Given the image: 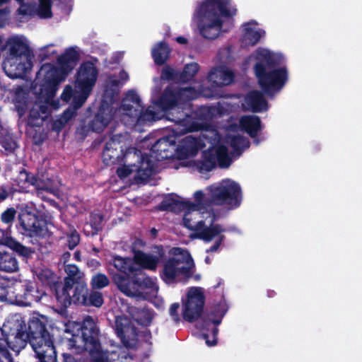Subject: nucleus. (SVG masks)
I'll return each instance as SVG.
<instances>
[{"label":"nucleus","instance_id":"obj_1","mask_svg":"<svg viewBox=\"0 0 362 362\" xmlns=\"http://www.w3.org/2000/svg\"><path fill=\"white\" fill-rule=\"evenodd\" d=\"M44 315L32 317L28 325L21 317H11L0 326V358L14 361L9 349L19 353L30 343L39 362H57L53 336Z\"/></svg>","mask_w":362,"mask_h":362},{"label":"nucleus","instance_id":"obj_2","mask_svg":"<svg viewBox=\"0 0 362 362\" xmlns=\"http://www.w3.org/2000/svg\"><path fill=\"white\" fill-rule=\"evenodd\" d=\"M79 58L78 52L69 47L59 56V66L49 63L41 66L33 84V91L40 100L47 103L55 96L59 83L74 69Z\"/></svg>","mask_w":362,"mask_h":362},{"label":"nucleus","instance_id":"obj_3","mask_svg":"<svg viewBox=\"0 0 362 362\" xmlns=\"http://www.w3.org/2000/svg\"><path fill=\"white\" fill-rule=\"evenodd\" d=\"M192 88H180L168 85L163 90L155 105L166 115L168 120L182 127H187L192 119L193 110L190 95Z\"/></svg>","mask_w":362,"mask_h":362},{"label":"nucleus","instance_id":"obj_4","mask_svg":"<svg viewBox=\"0 0 362 362\" xmlns=\"http://www.w3.org/2000/svg\"><path fill=\"white\" fill-rule=\"evenodd\" d=\"M196 12L203 21L199 25L200 34L206 39L214 40L219 35L223 26L221 16H234L237 8L230 5V0H205L197 6Z\"/></svg>","mask_w":362,"mask_h":362},{"label":"nucleus","instance_id":"obj_5","mask_svg":"<svg viewBox=\"0 0 362 362\" xmlns=\"http://www.w3.org/2000/svg\"><path fill=\"white\" fill-rule=\"evenodd\" d=\"M69 345L78 353L88 352L93 362H109V353L102 347L100 329L91 316H86L81 327V336L74 334Z\"/></svg>","mask_w":362,"mask_h":362},{"label":"nucleus","instance_id":"obj_6","mask_svg":"<svg viewBox=\"0 0 362 362\" xmlns=\"http://www.w3.org/2000/svg\"><path fill=\"white\" fill-rule=\"evenodd\" d=\"M170 255L171 257L163 262V269L160 272L161 279L170 284L180 276L185 279L191 278L194 263L189 252L181 247H173Z\"/></svg>","mask_w":362,"mask_h":362},{"label":"nucleus","instance_id":"obj_7","mask_svg":"<svg viewBox=\"0 0 362 362\" xmlns=\"http://www.w3.org/2000/svg\"><path fill=\"white\" fill-rule=\"evenodd\" d=\"M254 71L261 90L269 98H273L279 93L288 78L286 66L266 70L262 64H255Z\"/></svg>","mask_w":362,"mask_h":362},{"label":"nucleus","instance_id":"obj_8","mask_svg":"<svg viewBox=\"0 0 362 362\" xmlns=\"http://www.w3.org/2000/svg\"><path fill=\"white\" fill-rule=\"evenodd\" d=\"M214 205L226 206L229 209L238 208L242 202V191L239 184L230 180H223L218 185L208 188Z\"/></svg>","mask_w":362,"mask_h":362},{"label":"nucleus","instance_id":"obj_9","mask_svg":"<svg viewBox=\"0 0 362 362\" xmlns=\"http://www.w3.org/2000/svg\"><path fill=\"white\" fill-rule=\"evenodd\" d=\"M217 164L221 168H227L231 164L228 148L224 145L210 146L202 152L200 158L194 161V166L200 173L211 171Z\"/></svg>","mask_w":362,"mask_h":362},{"label":"nucleus","instance_id":"obj_10","mask_svg":"<svg viewBox=\"0 0 362 362\" xmlns=\"http://www.w3.org/2000/svg\"><path fill=\"white\" fill-rule=\"evenodd\" d=\"M228 311V307L225 303H219L214 305L212 310L203 319L202 329L211 331L210 334L203 332L202 337L205 340L209 346H215L218 341V328L222 320Z\"/></svg>","mask_w":362,"mask_h":362},{"label":"nucleus","instance_id":"obj_11","mask_svg":"<svg viewBox=\"0 0 362 362\" xmlns=\"http://www.w3.org/2000/svg\"><path fill=\"white\" fill-rule=\"evenodd\" d=\"M142 274H132L130 277L116 275L113 277L119 289L127 296H139L146 288H153L154 281L149 277L140 276Z\"/></svg>","mask_w":362,"mask_h":362},{"label":"nucleus","instance_id":"obj_12","mask_svg":"<svg viewBox=\"0 0 362 362\" xmlns=\"http://www.w3.org/2000/svg\"><path fill=\"white\" fill-rule=\"evenodd\" d=\"M205 304V296L198 287L190 288L187 300L183 303L182 317L185 321L194 322L202 315Z\"/></svg>","mask_w":362,"mask_h":362},{"label":"nucleus","instance_id":"obj_13","mask_svg":"<svg viewBox=\"0 0 362 362\" xmlns=\"http://www.w3.org/2000/svg\"><path fill=\"white\" fill-rule=\"evenodd\" d=\"M89 288L85 281L76 282L69 288H62L56 300L61 309H66L71 303L81 305Z\"/></svg>","mask_w":362,"mask_h":362},{"label":"nucleus","instance_id":"obj_14","mask_svg":"<svg viewBox=\"0 0 362 362\" xmlns=\"http://www.w3.org/2000/svg\"><path fill=\"white\" fill-rule=\"evenodd\" d=\"M126 157L135 160L132 165L136 170L134 180L137 183L146 181L154 173V164L147 153L143 154L141 151L134 148L127 151Z\"/></svg>","mask_w":362,"mask_h":362},{"label":"nucleus","instance_id":"obj_15","mask_svg":"<svg viewBox=\"0 0 362 362\" xmlns=\"http://www.w3.org/2000/svg\"><path fill=\"white\" fill-rule=\"evenodd\" d=\"M19 229L22 234L29 237L41 236L43 234L42 221L35 214L22 210L18 216Z\"/></svg>","mask_w":362,"mask_h":362},{"label":"nucleus","instance_id":"obj_16","mask_svg":"<svg viewBox=\"0 0 362 362\" xmlns=\"http://www.w3.org/2000/svg\"><path fill=\"white\" fill-rule=\"evenodd\" d=\"M121 134H115L106 142L103 151V160L107 165L118 164L124 160L126 153L122 144Z\"/></svg>","mask_w":362,"mask_h":362},{"label":"nucleus","instance_id":"obj_17","mask_svg":"<svg viewBox=\"0 0 362 362\" xmlns=\"http://www.w3.org/2000/svg\"><path fill=\"white\" fill-rule=\"evenodd\" d=\"M98 74V69L93 62L90 61L83 62L76 74V87L92 90L95 84Z\"/></svg>","mask_w":362,"mask_h":362},{"label":"nucleus","instance_id":"obj_18","mask_svg":"<svg viewBox=\"0 0 362 362\" xmlns=\"http://www.w3.org/2000/svg\"><path fill=\"white\" fill-rule=\"evenodd\" d=\"M32 58L8 57L4 66L6 75L13 79L23 78L33 66Z\"/></svg>","mask_w":362,"mask_h":362},{"label":"nucleus","instance_id":"obj_19","mask_svg":"<svg viewBox=\"0 0 362 362\" xmlns=\"http://www.w3.org/2000/svg\"><path fill=\"white\" fill-rule=\"evenodd\" d=\"M36 175L37 174H33L24 168H20L16 176L12 179L17 193L33 192Z\"/></svg>","mask_w":362,"mask_h":362},{"label":"nucleus","instance_id":"obj_20","mask_svg":"<svg viewBox=\"0 0 362 362\" xmlns=\"http://www.w3.org/2000/svg\"><path fill=\"white\" fill-rule=\"evenodd\" d=\"M108 264L113 266L117 272L122 273L125 277H130L132 274L143 273L141 269L134 265V257H122L119 255H113L108 261Z\"/></svg>","mask_w":362,"mask_h":362},{"label":"nucleus","instance_id":"obj_21","mask_svg":"<svg viewBox=\"0 0 362 362\" xmlns=\"http://www.w3.org/2000/svg\"><path fill=\"white\" fill-rule=\"evenodd\" d=\"M262 91L253 90L248 92L244 98L245 109L252 112H262L268 109V103Z\"/></svg>","mask_w":362,"mask_h":362},{"label":"nucleus","instance_id":"obj_22","mask_svg":"<svg viewBox=\"0 0 362 362\" xmlns=\"http://www.w3.org/2000/svg\"><path fill=\"white\" fill-rule=\"evenodd\" d=\"M234 73L225 67H214L207 76L209 82L214 87L228 86L234 81Z\"/></svg>","mask_w":362,"mask_h":362},{"label":"nucleus","instance_id":"obj_23","mask_svg":"<svg viewBox=\"0 0 362 362\" xmlns=\"http://www.w3.org/2000/svg\"><path fill=\"white\" fill-rule=\"evenodd\" d=\"M214 219L209 226L205 225L203 220L197 222L196 237L205 242H210L214 238L222 235L221 233L226 232V229L220 224H213Z\"/></svg>","mask_w":362,"mask_h":362},{"label":"nucleus","instance_id":"obj_24","mask_svg":"<svg viewBox=\"0 0 362 362\" xmlns=\"http://www.w3.org/2000/svg\"><path fill=\"white\" fill-rule=\"evenodd\" d=\"M5 47H7L8 49V57L21 59L33 57L28 45L18 36L9 37L6 40Z\"/></svg>","mask_w":362,"mask_h":362},{"label":"nucleus","instance_id":"obj_25","mask_svg":"<svg viewBox=\"0 0 362 362\" xmlns=\"http://www.w3.org/2000/svg\"><path fill=\"white\" fill-rule=\"evenodd\" d=\"M175 141L170 136H163L158 139L151 146V152L157 160H164L173 157L170 147L175 146Z\"/></svg>","mask_w":362,"mask_h":362},{"label":"nucleus","instance_id":"obj_26","mask_svg":"<svg viewBox=\"0 0 362 362\" xmlns=\"http://www.w3.org/2000/svg\"><path fill=\"white\" fill-rule=\"evenodd\" d=\"M134 263L137 268L155 272L160 262V257L142 250H134Z\"/></svg>","mask_w":362,"mask_h":362},{"label":"nucleus","instance_id":"obj_27","mask_svg":"<svg viewBox=\"0 0 362 362\" xmlns=\"http://www.w3.org/2000/svg\"><path fill=\"white\" fill-rule=\"evenodd\" d=\"M241 130L247 133L257 144L259 141L256 139L259 132L262 129V121L258 116L245 115L241 117L239 121Z\"/></svg>","mask_w":362,"mask_h":362},{"label":"nucleus","instance_id":"obj_28","mask_svg":"<svg viewBox=\"0 0 362 362\" xmlns=\"http://www.w3.org/2000/svg\"><path fill=\"white\" fill-rule=\"evenodd\" d=\"M111 119L110 107L102 104L93 119L89 122L88 129H90L91 132L100 133L108 125Z\"/></svg>","mask_w":362,"mask_h":362},{"label":"nucleus","instance_id":"obj_29","mask_svg":"<svg viewBox=\"0 0 362 362\" xmlns=\"http://www.w3.org/2000/svg\"><path fill=\"white\" fill-rule=\"evenodd\" d=\"M256 64H262L266 70L276 69L281 64V57L268 49L258 48L256 51Z\"/></svg>","mask_w":362,"mask_h":362},{"label":"nucleus","instance_id":"obj_30","mask_svg":"<svg viewBox=\"0 0 362 362\" xmlns=\"http://www.w3.org/2000/svg\"><path fill=\"white\" fill-rule=\"evenodd\" d=\"M194 197L195 202L189 201H185L186 210L189 211H207L214 205L212 202V197L209 192V197L206 198L204 192L202 190H198L194 192Z\"/></svg>","mask_w":362,"mask_h":362},{"label":"nucleus","instance_id":"obj_31","mask_svg":"<svg viewBox=\"0 0 362 362\" xmlns=\"http://www.w3.org/2000/svg\"><path fill=\"white\" fill-rule=\"evenodd\" d=\"M0 243L8 247L19 256L25 258L30 257L34 252V251L30 247L23 245L21 243L16 241L8 233H4V232H2V235L0 238Z\"/></svg>","mask_w":362,"mask_h":362},{"label":"nucleus","instance_id":"obj_32","mask_svg":"<svg viewBox=\"0 0 362 362\" xmlns=\"http://www.w3.org/2000/svg\"><path fill=\"white\" fill-rule=\"evenodd\" d=\"M199 147L200 141L198 139L187 136L182 139L178 151L183 158L193 157L197 154Z\"/></svg>","mask_w":362,"mask_h":362},{"label":"nucleus","instance_id":"obj_33","mask_svg":"<svg viewBox=\"0 0 362 362\" xmlns=\"http://www.w3.org/2000/svg\"><path fill=\"white\" fill-rule=\"evenodd\" d=\"M25 305H30L34 302H40L46 295L45 291L35 281H28L26 283Z\"/></svg>","mask_w":362,"mask_h":362},{"label":"nucleus","instance_id":"obj_34","mask_svg":"<svg viewBox=\"0 0 362 362\" xmlns=\"http://www.w3.org/2000/svg\"><path fill=\"white\" fill-rule=\"evenodd\" d=\"M129 313L132 319L140 325L148 327L152 322L151 310L147 308L132 306L129 308Z\"/></svg>","mask_w":362,"mask_h":362},{"label":"nucleus","instance_id":"obj_35","mask_svg":"<svg viewBox=\"0 0 362 362\" xmlns=\"http://www.w3.org/2000/svg\"><path fill=\"white\" fill-rule=\"evenodd\" d=\"M141 100L135 90H129L122 100L121 107L126 115H130L134 112V108L141 107Z\"/></svg>","mask_w":362,"mask_h":362},{"label":"nucleus","instance_id":"obj_36","mask_svg":"<svg viewBox=\"0 0 362 362\" xmlns=\"http://www.w3.org/2000/svg\"><path fill=\"white\" fill-rule=\"evenodd\" d=\"M27 280L13 281L11 284V293L12 296H10V303L21 305H25V298H26V284Z\"/></svg>","mask_w":362,"mask_h":362},{"label":"nucleus","instance_id":"obj_37","mask_svg":"<svg viewBox=\"0 0 362 362\" xmlns=\"http://www.w3.org/2000/svg\"><path fill=\"white\" fill-rule=\"evenodd\" d=\"M65 272L67 274V276L64 278V282L60 281L59 284H58L61 288H69L76 282L83 281L82 274L77 266L68 264L65 267Z\"/></svg>","mask_w":362,"mask_h":362},{"label":"nucleus","instance_id":"obj_38","mask_svg":"<svg viewBox=\"0 0 362 362\" xmlns=\"http://www.w3.org/2000/svg\"><path fill=\"white\" fill-rule=\"evenodd\" d=\"M158 210L160 211L176 212L185 210V201H179L173 197L172 195L165 197L158 205Z\"/></svg>","mask_w":362,"mask_h":362},{"label":"nucleus","instance_id":"obj_39","mask_svg":"<svg viewBox=\"0 0 362 362\" xmlns=\"http://www.w3.org/2000/svg\"><path fill=\"white\" fill-rule=\"evenodd\" d=\"M170 54V49L165 42H160L152 49V57L158 66L163 65L168 60Z\"/></svg>","mask_w":362,"mask_h":362},{"label":"nucleus","instance_id":"obj_40","mask_svg":"<svg viewBox=\"0 0 362 362\" xmlns=\"http://www.w3.org/2000/svg\"><path fill=\"white\" fill-rule=\"evenodd\" d=\"M39 279L50 288L55 298H57V294L61 291V287L58 285L60 281L57 280V276L51 270L44 269L40 273Z\"/></svg>","mask_w":362,"mask_h":362},{"label":"nucleus","instance_id":"obj_41","mask_svg":"<svg viewBox=\"0 0 362 362\" xmlns=\"http://www.w3.org/2000/svg\"><path fill=\"white\" fill-rule=\"evenodd\" d=\"M129 117L136 119V122L140 124H144L146 122H153L158 119L156 112L150 108L144 110V106L142 105L141 107L134 108V112Z\"/></svg>","mask_w":362,"mask_h":362},{"label":"nucleus","instance_id":"obj_42","mask_svg":"<svg viewBox=\"0 0 362 362\" xmlns=\"http://www.w3.org/2000/svg\"><path fill=\"white\" fill-rule=\"evenodd\" d=\"M104 303L103 296L101 292L96 291L95 289H89L88 291V294L86 298H84V300L83 301L81 305L85 307H95V308H100Z\"/></svg>","mask_w":362,"mask_h":362},{"label":"nucleus","instance_id":"obj_43","mask_svg":"<svg viewBox=\"0 0 362 362\" xmlns=\"http://www.w3.org/2000/svg\"><path fill=\"white\" fill-rule=\"evenodd\" d=\"M18 269V263L16 257L10 253L4 252L0 256V270L13 272Z\"/></svg>","mask_w":362,"mask_h":362},{"label":"nucleus","instance_id":"obj_44","mask_svg":"<svg viewBox=\"0 0 362 362\" xmlns=\"http://www.w3.org/2000/svg\"><path fill=\"white\" fill-rule=\"evenodd\" d=\"M54 189L55 184L54 180L49 177H45L44 175L39 177L37 174L33 192H35L37 194L42 191L52 193Z\"/></svg>","mask_w":362,"mask_h":362},{"label":"nucleus","instance_id":"obj_45","mask_svg":"<svg viewBox=\"0 0 362 362\" xmlns=\"http://www.w3.org/2000/svg\"><path fill=\"white\" fill-rule=\"evenodd\" d=\"M52 3V0H38V4L35 3L37 16L42 19L51 18Z\"/></svg>","mask_w":362,"mask_h":362},{"label":"nucleus","instance_id":"obj_46","mask_svg":"<svg viewBox=\"0 0 362 362\" xmlns=\"http://www.w3.org/2000/svg\"><path fill=\"white\" fill-rule=\"evenodd\" d=\"M199 70L197 63L193 62L185 66L182 71L179 74V80L181 82L187 83L191 81Z\"/></svg>","mask_w":362,"mask_h":362},{"label":"nucleus","instance_id":"obj_47","mask_svg":"<svg viewBox=\"0 0 362 362\" xmlns=\"http://www.w3.org/2000/svg\"><path fill=\"white\" fill-rule=\"evenodd\" d=\"M79 93H75L71 105L75 110L79 109L86 101L92 90L82 88H78Z\"/></svg>","mask_w":362,"mask_h":362},{"label":"nucleus","instance_id":"obj_48","mask_svg":"<svg viewBox=\"0 0 362 362\" xmlns=\"http://www.w3.org/2000/svg\"><path fill=\"white\" fill-rule=\"evenodd\" d=\"M104 216L101 214L92 212L90 214V226L91 227V235H95L103 229Z\"/></svg>","mask_w":362,"mask_h":362},{"label":"nucleus","instance_id":"obj_49","mask_svg":"<svg viewBox=\"0 0 362 362\" xmlns=\"http://www.w3.org/2000/svg\"><path fill=\"white\" fill-rule=\"evenodd\" d=\"M11 284L12 281L6 278L0 279V300L7 301L10 303V296L11 293Z\"/></svg>","mask_w":362,"mask_h":362},{"label":"nucleus","instance_id":"obj_50","mask_svg":"<svg viewBox=\"0 0 362 362\" xmlns=\"http://www.w3.org/2000/svg\"><path fill=\"white\" fill-rule=\"evenodd\" d=\"M110 284L108 277L103 273L94 274L90 280V286L93 289H102Z\"/></svg>","mask_w":362,"mask_h":362},{"label":"nucleus","instance_id":"obj_51","mask_svg":"<svg viewBox=\"0 0 362 362\" xmlns=\"http://www.w3.org/2000/svg\"><path fill=\"white\" fill-rule=\"evenodd\" d=\"M229 139L230 146L235 152H241L244 148L249 146V141L240 135H233Z\"/></svg>","mask_w":362,"mask_h":362},{"label":"nucleus","instance_id":"obj_52","mask_svg":"<svg viewBox=\"0 0 362 362\" xmlns=\"http://www.w3.org/2000/svg\"><path fill=\"white\" fill-rule=\"evenodd\" d=\"M134 159H127V157L124 158V165L122 167H119L117 169V175L120 179H124L127 177L130 174L133 172H136L134 170V167L132 165H134V163L132 162Z\"/></svg>","mask_w":362,"mask_h":362},{"label":"nucleus","instance_id":"obj_53","mask_svg":"<svg viewBox=\"0 0 362 362\" xmlns=\"http://www.w3.org/2000/svg\"><path fill=\"white\" fill-rule=\"evenodd\" d=\"M17 13L20 16L32 18L37 16L35 11V2L30 1L28 3L22 4L17 9Z\"/></svg>","mask_w":362,"mask_h":362},{"label":"nucleus","instance_id":"obj_54","mask_svg":"<svg viewBox=\"0 0 362 362\" xmlns=\"http://www.w3.org/2000/svg\"><path fill=\"white\" fill-rule=\"evenodd\" d=\"M261 37L262 35L259 30H254L251 28H247L245 29L244 38L246 44L248 45H255L259 42Z\"/></svg>","mask_w":362,"mask_h":362},{"label":"nucleus","instance_id":"obj_55","mask_svg":"<svg viewBox=\"0 0 362 362\" xmlns=\"http://www.w3.org/2000/svg\"><path fill=\"white\" fill-rule=\"evenodd\" d=\"M129 328L127 319L125 317H117L115 320V329L117 334L121 339L125 337V332Z\"/></svg>","mask_w":362,"mask_h":362},{"label":"nucleus","instance_id":"obj_56","mask_svg":"<svg viewBox=\"0 0 362 362\" xmlns=\"http://www.w3.org/2000/svg\"><path fill=\"white\" fill-rule=\"evenodd\" d=\"M179 71H177L170 67L169 66H165L163 67L160 74V78L162 80L166 81H178L179 80Z\"/></svg>","mask_w":362,"mask_h":362},{"label":"nucleus","instance_id":"obj_57","mask_svg":"<svg viewBox=\"0 0 362 362\" xmlns=\"http://www.w3.org/2000/svg\"><path fill=\"white\" fill-rule=\"evenodd\" d=\"M16 193H17V190H16V187L13 185L11 186H8L6 185H1L0 186V202L5 201L9 197H13Z\"/></svg>","mask_w":362,"mask_h":362},{"label":"nucleus","instance_id":"obj_58","mask_svg":"<svg viewBox=\"0 0 362 362\" xmlns=\"http://www.w3.org/2000/svg\"><path fill=\"white\" fill-rule=\"evenodd\" d=\"M16 210L13 207L7 208L1 215V221L4 223L11 225L16 217Z\"/></svg>","mask_w":362,"mask_h":362},{"label":"nucleus","instance_id":"obj_59","mask_svg":"<svg viewBox=\"0 0 362 362\" xmlns=\"http://www.w3.org/2000/svg\"><path fill=\"white\" fill-rule=\"evenodd\" d=\"M1 146L10 153L14 152L18 148L17 142L10 136H4L1 141Z\"/></svg>","mask_w":362,"mask_h":362},{"label":"nucleus","instance_id":"obj_60","mask_svg":"<svg viewBox=\"0 0 362 362\" xmlns=\"http://www.w3.org/2000/svg\"><path fill=\"white\" fill-rule=\"evenodd\" d=\"M194 211H189L187 210L185 212L182 221H183V226L188 228L189 230H194L196 232L197 228V222L192 221H193V212Z\"/></svg>","mask_w":362,"mask_h":362},{"label":"nucleus","instance_id":"obj_61","mask_svg":"<svg viewBox=\"0 0 362 362\" xmlns=\"http://www.w3.org/2000/svg\"><path fill=\"white\" fill-rule=\"evenodd\" d=\"M76 111L73 107L72 108L69 107L64 111L61 117L57 121L59 123L60 126H64L70 119H71L76 115Z\"/></svg>","mask_w":362,"mask_h":362},{"label":"nucleus","instance_id":"obj_62","mask_svg":"<svg viewBox=\"0 0 362 362\" xmlns=\"http://www.w3.org/2000/svg\"><path fill=\"white\" fill-rule=\"evenodd\" d=\"M80 239V235L76 230L71 231V233L67 236L66 245L69 249L74 250L78 245Z\"/></svg>","mask_w":362,"mask_h":362},{"label":"nucleus","instance_id":"obj_63","mask_svg":"<svg viewBox=\"0 0 362 362\" xmlns=\"http://www.w3.org/2000/svg\"><path fill=\"white\" fill-rule=\"evenodd\" d=\"M74 95L72 87L68 85L64 88L61 95V99L66 103H69L71 100H72Z\"/></svg>","mask_w":362,"mask_h":362},{"label":"nucleus","instance_id":"obj_64","mask_svg":"<svg viewBox=\"0 0 362 362\" xmlns=\"http://www.w3.org/2000/svg\"><path fill=\"white\" fill-rule=\"evenodd\" d=\"M180 308V304L178 303H173L169 310V313L170 316L172 317L173 321L175 323H179L180 321V315L178 313V310Z\"/></svg>","mask_w":362,"mask_h":362}]
</instances>
